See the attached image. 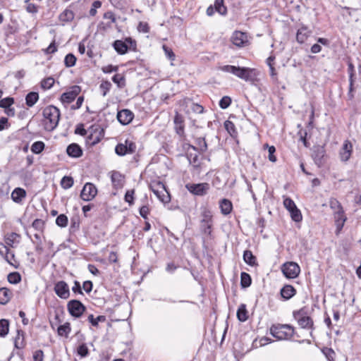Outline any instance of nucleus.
I'll list each match as a JSON object with an SVG mask.
<instances>
[{
  "label": "nucleus",
  "mask_w": 361,
  "mask_h": 361,
  "mask_svg": "<svg viewBox=\"0 0 361 361\" xmlns=\"http://www.w3.org/2000/svg\"><path fill=\"white\" fill-rule=\"evenodd\" d=\"M42 114L44 118V129L48 131L54 130L57 127L60 118L59 109L50 105L43 109Z\"/></svg>",
  "instance_id": "nucleus-1"
},
{
  "label": "nucleus",
  "mask_w": 361,
  "mask_h": 361,
  "mask_svg": "<svg viewBox=\"0 0 361 361\" xmlns=\"http://www.w3.org/2000/svg\"><path fill=\"white\" fill-rule=\"evenodd\" d=\"M270 334L278 340L290 339L294 334V328L289 324H274Z\"/></svg>",
  "instance_id": "nucleus-2"
},
{
  "label": "nucleus",
  "mask_w": 361,
  "mask_h": 361,
  "mask_svg": "<svg viewBox=\"0 0 361 361\" xmlns=\"http://www.w3.org/2000/svg\"><path fill=\"white\" fill-rule=\"evenodd\" d=\"M283 206L290 212L292 219L295 222L302 221V216L300 211L297 208L293 200L290 197L283 198Z\"/></svg>",
  "instance_id": "nucleus-3"
},
{
  "label": "nucleus",
  "mask_w": 361,
  "mask_h": 361,
  "mask_svg": "<svg viewBox=\"0 0 361 361\" xmlns=\"http://www.w3.org/2000/svg\"><path fill=\"white\" fill-rule=\"evenodd\" d=\"M281 271L286 278L295 279L299 275L300 268L297 263L288 262L282 265Z\"/></svg>",
  "instance_id": "nucleus-4"
},
{
  "label": "nucleus",
  "mask_w": 361,
  "mask_h": 361,
  "mask_svg": "<svg viewBox=\"0 0 361 361\" xmlns=\"http://www.w3.org/2000/svg\"><path fill=\"white\" fill-rule=\"evenodd\" d=\"M212 216V213L209 209L203 208L201 212V228L205 233H211Z\"/></svg>",
  "instance_id": "nucleus-5"
},
{
  "label": "nucleus",
  "mask_w": 361,
  "mask_h": 361,
  "mask_svg": "<svg viewBox=\"0 0 361 361\" xmlns=\"http://www.w3.org/2000/svg\"><path fill=\"white\" fill-rule=\"evenodd\" d=\"M135 149L136 145L133 142L126 140L124 143H119L116 146L115 152L118 156H124L135 152Z\"/></svg>",
  "instance_id": "nucleus-6"
},
{
  "label": "nucleus",
  "mask_w": 361,
  "mask_h": 361,
  "mask_svg": "<svg viewBox=\"0 0 361 361\" xmlns=\"http://www.w3.org/2000/svg\"><path fill=\"white\" fill-rule=\"evenodd\" d=\"M67 307L69 313L75 317H80L85 310V307L77 300L69 301Z\"/></svg>",
  "instance_id": "nucleus-7"
},
{
  "label": "nucleus",
  "mask_w": 361,
  "mask_h": 361,
  "mask_svg": "<svg viewBox=\"0 0 361 361\" xmlns=\"http://www.w3.org/2000/svg\"><path fill=\"white\" fill-rule=\"evenodd\" d=\"M186 188L195 195L202 196L207 193L209 185L207 183H190L186 185Z\"/></svg>",
  "instance_id": "nucleus-8"
},
{
  "label": "nucleus",
  "mask_w": 361,
  "mask_h": 361,
  "mask_svg": "<svg viewBox=\"0 0 361 361\" xmlns=\"http://www.w3.org/2000/svg\"><path fill=\"white\" fill-rule=\"evenodd\" d=\"M97 190L94 185L91 183H87L80 192V197L84 201H90L97 195Z\"/></svg>",
  "instance_id": "nucleus-9"
},
{
  "label": "nucleus",
  "mask_w": 361,
  "mask_h": 361,
  "mask_svg": "<svg viewBox=\"0 0 361 361\" xmlns=\"http://www.w3.org/2000/svg\"><path fill=\"white\" fill-rule=\"evenodd\" d=\"M151 189L160 201L162 202L169 201V195L163 183L159 182L155 185H152Z\"/></svg>",
  "instance_id": "nucleus-10"
},
{
  "label": "nucleus",
  "mask_w": 361,
  "mask_h": 361,
  "mask_svg": "<svg viewBox=\"0 0 361 361\" xmlns=\"http://www.w3.org/2000/svg\"><path fill=\"white\" fill-rule=\"evenodd\" d=\"M80 87L78 85H74L71 87V89L63 93L61 97V100L63 103H67L69 104L72 102L75 97L80 94Z\"/></svg>",
  "instance_id": "nucleus-11"
},
{
  "label": "nucleus",
  "mask_w": 361,
  "mask_h": 361,
  "mask_svg": "<svg viewBox=\"0 0 361 361\" xmlns=\"http://www.w3.org/2000/svg\"><path fill=\"white\" fill-rule=\"evenodd\" d=\"M54 291L59 298L63 299H67L70 295L68 286L63 281H59L55 284Z\"/></svg>",
  "instance_id": "nucleus-12"
},
{
  "label": "nucleus",
  "mask_w": 361,
  "mask_h": 361,
  "mask_svg": "<svg viewBox=\"0 0 361 361\" xmlns=\"http://www.w3.org/2000/svg\"><path fill=\"white\" fill-rule=\"evenodd\" d=\"M353 145L349 140H345L339 152L340 159L342 161L346 162L351 157Z\"/></svg>",
  "instance_id": "nucleus-13"
},
{
  "label": "nucleus",
  "mask_w": 361,
  "mask_h": 361,
  "mask_svg": "<svg viewBox=\"0 0 361 361\" xmlns=\"http://www.w3.org/2000/svg\"><path fill=\"white\" fill-rule=\"evenodd\" d=\"M134 114L129 109H123L117 114V119L122 125L130 123L133 119Z\"/></svg>",
  "instance_id": "nucleus-14"
},
{
  "label": "nucleus",
  "mask_w": 361,
  "mask_h": 361,
  "mask_svg": "<svg viewBox=\"0 0 361 361\" xmlns=\"http://www.w3.org/2000/svg\"><path fill=\"white\" fill-rule=\"evenodd\" d=\"M334 218L336 226V233L338 234L342 230L344 224L347 220V217L344 214V210H342L340 212H334Z\"/></svg>",
  "instance_id": "nucleus-15"
},
{
  "label": "nucleus",
  "mask_w": 361,
  "mask_h": 361,
  "mask_svg": "<svg viewBox=\"0 0 361 361\" xmlns=\"http://www.w3.org/2000/svg\"><path fill=\"white\" fill-rule=\"evenodd\" d=\"M258 75L259 71L257 70L246 67L242 79L246 82L254 83L257 81Z\"/></svg>",
  "instance_id": "nucleus-16"
},
{
  "label": "nucleus",
  "mask_w": 361,
  "mask_h": 361,
  "mask_svg": "<svg viewBox=\"0 0 361 361\" xmlns=\"http://www.w3.org/2000/svg\"><path fill=\"white\" fill-rule=\"evenodd\" d=\"M247 41L245 33L235 31L232 36V42L237 47H243Z\"/></svg>",
  "instance_id": "nucleus-17"
},
{
  "label": "nucleus",
  "mask_w": 361,
  "mask_h": 361,
  "mask_svg": "<svg viewBox=\"0 0 361 361\" xmlns=\"http://www.w3.org/2000/svg\"><path fill=\"white\" fill-rule=\"evenodd\" d=\"M325 156V149L324 147L318 146L315 147L313 152V159L314 162L318 166H321L324 162V158Z\"/></svg>",
  "instance_id": "nucleus-18"
},
{
  "label": "nucleus",
  "mask_w": 361,
  "mask_h": 361,
  "mask_svg": "<svg viewBox=\"0 0 361 361\" xmlns=\"http://www.w3.org/2000/svg\"><path fill=\"white\" fill-rule=\"evenodd\" d=\"M295 318L298 320V324L303 329H310L313 325L312 319L308 316L300 317V313L294 314Z\"/></svg>",
  "instance_id": "nucleus-19"
},
{
  "label": "nucleus",
  "mask_w": 361,
  "mask_h": 361,
  "mask_svg": "<svg viewBox=\"0 0 361 361\" xmlns=\"http://www.w3.org/2000/svg\"><path fill=\"white\" fill-rule=\"evenodd\" d=\"M66 152L68 156L73 158H78L82 154L81 147L76 143L69 145L66 149Z\"/></svg>",
  "instance_id": "nucleus-20"
},
{
  "label": "nucleus",
  "mask_w": 361,
  "mask_h": 361,
  "mask_svg": "<svg viewBox=\"0 0 361 361\" xmlns=\"http://www.w3.org/2000/svg\"><path fill=\"white\" fill-rule=\"evenodd\" d=\"M20 235L16 233H8L5 236V243L7 246L13 247L20 243Z\"/></svg>",
  "instance_id": "nucleus-21"
},
{
  "label": "nucleus",
  "mask_w": 361,
  "mask_h": 361,
  "mask_svg": "<svg viewBox=\"0 0 361 361\" xmlns=\"http://www.w3.org/2000/svg\"><path fill=\"white\" fill-rule=\"evenodd\" d=\"M11 199L16 203H20L26 196V192L21 188H15L11 192Z\"/></svg>",
  "instance_id": "nucleus-22"
},
{
  "label": "nucleus",
  "mask_w": 361,
  "mask_h": 361,
  "mask_svg": "<svg viewBox=\"0 0 361 361\" xmlns=\"http://www.w3.org/2000/svg\"><path fill=\"white\" fill-rule=\"evenodd\" d=\"M295 293V289L290 285H286L281 290V295L285 300L290 299Z\"/></svg>",
  "instance_id": "nucleus-23"
},
{
  "label": "nucleus",
  "mask_w": 361,
  "mask_h": 361,
  "mask_svg": "<svg viewBox=\"0 0 361 361\" xmlns=\"http://www.w3.org/2000/svg\"><path fill=\"white\" fill-rule=\"evenodd\" d=\"M183 118L181 115L176 113L174 118L175 128L178 134L182 135L184 131Z\"/></svg>",
  "instance_id": "nucleus-24"
},
{
  "label": "nucleus",
  "mask_w": 361,
  "mask_h": 361,
  "mask_svg": "<svg viewBox=\"0 0 361 361\" xmlns=\"http://www.w3.org/2000/svg\"><path fill=\"white\" fill-rule=\"evenodd\" d=\"M220 209L221 212L224 215H228L229 214L233 209L232 203L230 200L227 199H223L220 202Z\"/></svg>",
  "instance_id": "nucleus-25"
},
{
  "label": "nucleus",
  "mask_w": 361,
  "mask_h": 361,
  "mask_svg": "<svg viewBox=\"0 0 361 361\" xmlns=\"http://www.w3.org/2000/svg\"><path fill=\"white\" fill-rule=\"evenodd\" d=\"M113 47L119 54H124L128 51V44L122 40H116Z\"/></svg>",
  "instance_id": "nucleus-26"
},
{
  "label": "nucleus",
  "mask_w": 361,
  "mask_h": 361,
  "mask_svg": "<svg viewBox=\"0 0 361 361\" xmlns=\"http://www.w3.org/2000/svg\"><path fill=\"white\" fill-rule=\"evenodd\" d=\"M11 297V292L6 288H0V304L6 305L8 302Z\"/></svg>",
  "instance_id": "nucleus-27"
},
{
  "label": "nucleus",
  "mask_w": 361,
  "mask_h": 361,
  "mask_svg": "<svg viewBox=\"0 0 361 361\" xmlns=\"http://www.w3.org/2000/svg\"><path fill=\"white\" fill-rule=\"evenodd\" d=\"M39 99V94L36 92H31L25 97V104L27 106H33Z\"/></svg>",
  "instance_id": "nucleus-28"
},
{
  "label": "nucleus",
  "mask_w": 361,
  "mask_h": 361,
  "mask_svg": "<svg viewBox=\"0 0 361 361\" xmlns=\"http://www.w3.org/2000/svg\"><path fill=\"white\" fill-rule=\"evenodd\" d=\"M237 317L240 322H245L247 318V311L246 310V305L245 304H241L237 311Z\"/></svg>",
  "instance_id": "nucleus-29"
},
{
  "label": "nucleus",
  "mask_w": 361,
  "mask_h": 361,
  "mask_svg": "<svg viewBox=\"0 0 361 361\" xmlns=\"http://www.w3.org/2000/svg\"><path fill=\"white\" fill-rule=\"evenodd\" d=\"M243 259L245 263L250 266H255L257 264L256 257L253 255L250 250H245L243 253Z\"/></svg>",
  "instance_id": "nucleus-30"
},
{
  "label": "nucleus",
  "mask_w": 361,
  "mask_h": 361,
  "mask_svg": "<svg viewBox=\"0 0 361 361\" xmlns=\"http://www.w3.org/2000/svg\"><path fill=\"white\" fill-rule=\"evenodd\" d=\"M309 35V31L306 27H301L296 35V39L299 43H303Z\"/></svg>",
  "instance_id": "nucleus-31"
},
{
  "label": "nucleus",
  "mask_w": 361,
  "mask_h": 361,
  "mask_svg": "<svg viewBox=\"0 0 361 361\" xmlns=\"http://www.w3.org/2000/svg\"><path fill=\"white\" fill-rule=\"evenodd\" d=\"M74 18V13L69 9L64 10L59 16V19L62 22H70Z\"/></svg>",
  "instance_id": "nucleus-32"
},
{
  "label": "nucleus",
  "mask_w": 361,
  "mask_h": 361,
  "mask_svg": "<svg viewBox=\"0 0 361 361\" xmlns=\"http://www.w3.org/2000/svg\"><path fill=\"white\" fill-rule=\"evenodd\" d=\"M71 329L70 324L66 322L64 324L59 326L58 327L57 331L59 336H65L67 338L71 332Z\"/></svg>",
  "instance_id": "nucleus-33"
},
{
  "label": "nucleus",
  "mask_w": 361,
  "mask_h": 361,
  "mask_svg": "<svg viewBox=\"0 0 361 361\" xmlns=\"http://www.w3.org/2000/svg\"><path fill=\"white\" fill-rule=\"evenodd\" d=\"M111 178L114 186L118 188L122 186L123 176L119 172L113 171Z\"/></svg>",
  "instance_id": "nucleus-34"
},
{
  "label": "nucleus",
  "mask_w": 361,
  "mask_h": 361,
  "mask_svg": "<svg viewBox=\"0 0 361 361\" xmlns=\"http://www.w3.org/2000/svg\"><path fill=\"white\" fill-rule=\"evenodd\" d=\"M251 277L245 272H242L240 274V284L243 288H247L251 285Z\"/></svg>",
  "instance_id": "nucleus-35"
},
{
  "label": "nucleus",
  "mask_w": 361,
  "mask_h": 361,
  "mask_svg": "<svg viewBox=\"0 0 361 361\" xmlns=\"http://www.w3.org/2000/svg\"><path fill=\"white\" fill-rule=\"evenodd\" d=\"M214 7L221 15H225L227 12L226 7L224 5V0H216Z\"/></svg>",
  "instance_id": "nucleus-36"
},
{
  "label": "nucleus",
  "mask_w": 361,
  "mask_h": 361,
  "mask_svg": "<svg viewBox=\"0 0 361 361\" xmlns=\"http://www.w3.org/2000/svg\"><path fill=\"white\" fill-rule=\"evenodd\" d=\"M87 320L94 326H97L99 322H104L106 321V317L104 315H99L94 318L93 314H90L87 317Z\"/></svg>",
  "instance_id": "nucleus-37"
},
{
  "label": "nucleus",
  "mask_w": 361,
  "mask_h": 361,
  "mask_svg": "<svg viewBox=\"0 0 361 361\" xmlns=\"http://www.w3.org/2000/svg\"><path fill=\"white\" fill-rule=\"evenodd\" d=\"M73 185V179L71 176H63L61 180V185L63 189H68Z\"/></svg>",
  "instance_id": "nucleus-38"
},
{
  "label": "nucleus",
  "mask_w": 361,
  "mask_h": 361,
  "mask_svg": "<svg viewBox=\"0 0 361 361\" xmlns=\"http://www.w3.org/2000/svg\"><path fill=\"white\" fill-rule=\"evenodd\" d=\"M330 208L334 211V212H337L343 210L341 203L334 198H332L329 201Z\"/></svg>",
  "instance_id": "nucleus-39"
},
{
  "label": "nucleus",
  "mask_w": 361,
  "mask_h": 361,
  "mask_svg": "<svg viewBox=\"0 0 361 361\" xmlns=\"http://www.w3.org/2000/svg\"><path fill=\"white\" fill-rule=\"evenodd\" d=\"M8 332V322L6 319L0 320V336H5Z\"/></svg>",
  "instance_id": "nucleus-40"
},
{
  "label": "nucleus",
  "mask_w": 361,
  "mask_h": 361,
  "mask_svg": "<svg viewBox=\"0 0 361 361\" xmlns=\"http://www.w3.org/2000/svg\"><path fill=\"white\" fill-rule=\"evenodd\" d=\"M44 148V143L41 141L35 142L31 147V151L35 154L40 153Z\"/></svg>",
  "instance_id": "nucleus-41"
},
{
  "label": "nucleus",
  "mask_w": 361,
  "mask_h": 361,
  "mask_svg": "<svg viewBox=\"0 0 361 361\" xmlns=\"http://www.w3.org/2000/svg\"><path fill=\"white\" fill-rule=\"evenodd\" d=\"M21 280L20 275L17 272H13L8 275V281L9 283L16 284Z\"/></svg>",
  "instance_id": "nucleus-42"
},
{
  "label": "nucleus",
  "mask_w": 361,
  "mask_h": 361,
  "mask_svg": "<svg viewBox=\"0 0 361 361\" xmlns=\"http://www.w3.org/2000/svg\"><path fill=\"white\" fill-rule=\"evenodd\" d=\"M76 62V58L75 56L72 54H68L66 56L64 59V63L66 66L67 67H72L75 64Z\"/></svg>",
  "instance_id": "nucleus-43"
},
{
  "label": "nucleus",
  "mask_w": 361,
  "mask_h": 361,
  "mask_svg": "<svg viewBox=\"0 0 361 361\" xmlns=\"http://www.w3.org/2000/svg\"><path fill=\"white\" fill-rule=\"evenodd\" d=\"M112 80L114 82L117 84L118 87H123L125 86V78L121 74H116L113 76Z\"/></svg>",
  "instance_id": "nucleus-44"
},
{
  "label": "nucleus",
  "mask_w": 361,
  "mask_h": 361,
  "mask_svg": "<svg viewBox=\"0 0 361 361\" xmlns=\"http://www.w3.org/2000/svg\"><path fill=\"white\" fill-rule=\"evenodd\" d=\"M54 84V80L53 78H47L44 79L41 82V87L44 90L50 89Z\"/></svg>",
  "instance_id": "nucleus-45"
},
{
  "label": "nucleus",
  "mask_w": 361,
  "mask_h": 361,
  "mask_svg": "<svg viewBox=\"0 0 361 361\" xmlns=\"http://www.w3.org/2000/svg\"><path fill=\"white\" fill-rule=\"evenodd\" d=\"M56 224L61 227H66L68 224V218L64 214H60L56 219Z\"/></svg>",
  "instance_id": "nucleus-46"
},
{
  "label": "nucleus",
  "mask_w": 361,
  "mask_h": 361,
  "mask_svg": "<svg viewBox=\"0 0 361 361\" xmlns=\"http://www.w3.org/2000/svg\"><path fill=\"white\" fill-rule=\"evenodd\" d=\"M220 70L224 72L230 73H232L234 75H235L236 72L238 71V66H231V65H226V66L220 67Z\"/></svg>",
  "instance_id": "nucleus-47"
},
{
  "label": "nucleus",
  "mask_w": 361,
  "mask_h": 361,
  "mask_svg": "<svg viewBox=\"0 0 361 361\" xmlns=\"http://www.w3.org/2000/svg\"><path fill=\"white\" fill-rule=\"evenodd\" d=\"M134 190H129L126 192L124 200L126 202H128L130 205H132L134 202Z\"/></svg>",
  "instance_id": "nucleus-48"
},
{
  "label": "nucleus",
  "mask_w": 361,
  "mask_h": 361,
  "mask_svg": "<svg viewBox=\"0 0 361 361\" xmlns=\"http://www.w3.org/2000/svg\"><path fill=\"white\" fill-rule=\"evenodd\" d=\"M14 102V100L11 97H6L1 100H0V107L1 108H8L10 107Z\"/></svg>",
  "instance_id": "nucleus-49"
},
{
  "label": "nucleus",
  "mask_w": 361,
  "mask_h": 361,
  "mask_svg": "<svg viewBox=\"0 0 361 361\" xmlns=\"http://www.w3.org/2000/svg\"><path fill=\"white\" fill-rule=\"evenodd\" d=\"M231 103V99L228 96H225L220 100L219 106L221 109H225L230 106Z\"/></svg>",
  "instance_id": "nucleus-50"
},
{
  "label": "nucleus",
  "mask_w": 361,
  "mask_h": 361,
  "mask_svg": "<svg viewBox=\"0 0 361 361\" xmlns=\"http://www.w3.org/2000/svg\"><path fill=\"white\" fill-rule=\"evenodd\" d=\"M88 352H89L88 348H87L86 344H85V343H82L78 347L77 353L81 357L87 356L88 354Z\"/></svg>",
  "instance_id": "nucleus-51"
},
{
  "label": "nucleus",
  "mask_w": 361,
  "mask_h": 361,
  "mask_svg": "<svg viewBox=\"0 0 361 361\" xmlns=\"http://www.w3.org/2000/svg\"><path fill=\"white\" fill-rule=\"evenodd\" d=\"M102 3L99 1H95L92 3V8L90 10V15L94 16L97 14V9L100 8Z\"/></svg>",
  "instance_id": "nucleus-52"
},
{
  "label": "nucleus",
  "mask_w": 361,
  "mask_h": 361,
  "mask_svg": "<svg viewBox=\"0 0 361 361\" xmlns=\"http://www.w3.org/2000/svg\"><path fill=\"white\" fill-rule=\"evenodd\" d=\"M0 254L5 255L6 260L10 262V259L8 258V248L6 245H5L3 243H0Z\"/></svg>",
  "instance_id": "nucleus-53"
},
{
  "label": "nucleus",
  "mask_w": 361,
  "mask_h": 361,
  "mask_svg": "<svg viewBox=\"0 0 361 361\" xmlns=\"http://www.w3.org/2000/svg\"><path fill=\"white\" fill-rule=\"evenodd\" d=\"M323 353L329 361H333L335 357V352L331 348H325Z\"/></svg>",
  "instance_id": "nucleus-54"
},
{
  "label": "nucleus",
  "mask_w": 361,
  "mask_h": 361,
  "mask_svg": "<svg viewBox=\"0 0 361 361\" xmlns=\"http://www.w3.org/2000/svg\"><path fill=\"white\" fill-rule=\"evenodd\" d=\"M137 30L139 32L148 33L149 32L148 23L146 22H140L137 26Z\"/></svg>",
  "instance_id": "nucleus-55"
},
{
  "label": "nucleus",
  "mask_w": 361,
  "mask_h": 361,
  "mask_svg": "<svg viewBox=\"0 0 361 361\" xmlns=\"http://www.w3.org/2000/svg\"><path fill=\"white\" fill-rule=\"evenodd\" d=\"M111 87V84L109 81H104L100 85V89L103 92V96H105L106 93L109 91L110 88Z\"/></svg>",
  "instance_id": "nucleus-56"
},
{
  "label": "nucleus",
  "mask_w": 361,
  "mask_h": 361,
  "mask_svg": "<svg viewBox=\"0 0 361 361\" xmlns=\"http://www.w3.org/2000/svg\"><path fill=\"white\" fill-rule=\"evenodd\" d=\"M163 49L164 51V53L166 54V56L171 61H173L176 58V56L173 53V51H172L171 49L169 48L166 45H163Z\"/></svg>",
  "instance_id": "nucleus-57"
},
{
  "label": "nucleus",
  "mask_w": 361,
  "mask_h": 361,
  "mask_svg": "<svg viewBox=\"0 0 361 361\" xmlns=\"http://www.w3.org/2000/svg\"><path fill=\"white\" fill-rule=\"evenodd\" d=\"M197 142L198 147L200 148V150L201 152H205L207 150V145L206 141L204 138H201V137L198 138L197 140Z\"/></svg>",
  "instance_id": "nucleus-58"
},
{
  "label": "nucleus",
  "mask_w": 361,
  "mask_h": 361,
  "mask_svg": "<svg viewBox=\"0 0 361 361\" xmlns=\"http://www.w3.org/2000/svg\"><path fill=\"white\" fill-rule=\"evenodd\" d=\"M44 353L41 350H36L33 354L35 361H43Z\"/></svg>",
  "instance_id": "nucleus-59"
},
{
  "label": "nucleus",
  "mask_w": 361,
  "mask_h": 361,
  "mask_svg": "<svg viewBox=\"0 0 361 361\" xmlns=\"http://www.w3.org/2000/svg\"><path fill=\"white\" fill-rule=\"evenodd\" d=\"M26 11L30 13H36L38 11L37 6L32 3H27Z\"/></svg>",
  "instance_id": "nucleus-60"
},
{
  "label": "nucleus",
  "mask_w": 361,
  "mask_h": 361,
  "mask_svg": "<svg viewBox=\"0 0 361 361\" xmlns=\"http://www.w3.org/2000/svg\"><path fill=\"white\" fill-rule=\"evenodd\" d=\"M149 212V207L147 206H142L140 209V216L144 218L145 219H147V215Z\"/></svg>",
  "instance_id": "nucleus-61"
},
{
  "label": "nucleus",
  "mask_w": 361,
  "mask_h": 361,
  "mask_svg": "<svg viewBox=\"0 0 361 361\" xmlns=\"http://www.w3.org/2000/svg\"><path fill=\"white\" fill-rule=\"evenodd\" d=\"M225 128L229 133H232L235 131L234 124L229 121H226L224 123Z\"/></svg>",
  "instance_id": "nucleus-62"
},
{
  "label": "nucleus",
  "mask_w": 361,
  "mask_h": 361,
  "mask_svg": "<svg viewBox=\"0 0 361 361\" xmlns=\"http://www.w3.org/2000/svg\"><path fill=\"white\" fill-rule=\"evenodd\" d=\"M82 288L86 293H90L92 290V283L90 281H86L82 284Z\"/></svg>",
  "instance_id": "nucleus-63"
},
{
  "label": "nucleus",
  "mask_w": 361,
  "mask_h": 361,
  "mask_svg": "<svg viewBox=\"0 0 361 361\" xmlns=\"http://www.w3.org/2000/svg\"><path fill=\"white\" fill-rule=\"evenodd\" d=\"M44 221L41 219H35L32 223V227L37 230H41L43 227Z\"/></svg>",
  "instance_id": "nucleus-64"
}]
</instances>
